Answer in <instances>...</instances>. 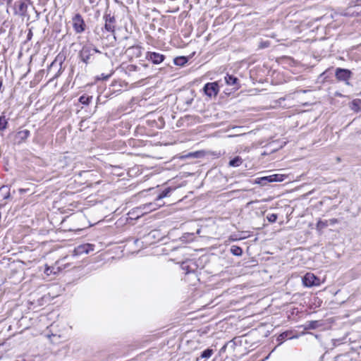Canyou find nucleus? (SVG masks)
I'll return each instance as SVG.
<instances>
[{
    "label": "nucleus",
    "instance_id": "obj_1",
    "mask_svg": "<svg viewBox=\"0 0 361 361\" xmlns=\"http://www.w3.org/2000/svg\"><path fill=\"white\" fill-rule=\"evenodd\" d=\"M103 19L104 20L103 30L111 33L114 35V39H116V37L114 35L116 26V20L115 16L106 12L103 16Z\"/></svg>",
    "mask_w": 361,
    "mask_h": 361
},
{
    "label": "nucleus",
    "instance_id": "obj_2",
    "mask_svg": "<svg viewBox=\"0 0 361 361\" xmlns=\"http://www.w3.org/2000/svg\"><path fill=\"white\" fill-rule=\"evenodd\" d=\"M164 204V202H159V201H157L156 199L154 202L142 204L140 207H137L136 209L138 212H140L142 214H144L154 211L162 207Z\"/></svg>",
    "mask_w": 361,
    "mask_h": 361
},
{
    "label": "nucleus",
    "instance_id": "obj_3",
    "mask_svg": "<svg viewBox=\"0 0 361 361\" xmlns=\"http://www.w3.org/2000/svg\"><path fill=\"white\" fill-rule=\"evenodd\" d=\"M100 51L94 48H92L89 46H84L79 53L80 58L82 61L86 64L89 63L90 57L95 53H99Z\"/></svg>",
    "mask_w": 361,
    "mask_h": 361
},
{
    "label": "nucleus",
    "instance_id": "obj_4",
    "mask_svg": "<svg viewBox=\"0 0 361 361\" xmlns=\"http://www.w3.org/2000/svg\"><path fill=\"white\" fill-rule=\"evenodd\" d=\"M335 76L339 81H343L346 85H349L348 80L352 76V72L348 69L337 68L335 72Z\"/></svg>",
    "mask_w": 361,
    "mask_h": 361
},
{
    "label": "nucleus",
    "instance_id": "obj_5",
    "mask_svg": "<svg viewBox=\"0 0 361 361\" xmlns=\"http://www.w3.org/2000/svg\"><path fill=\"white\" fill-rule=\"evenodd\" d=\"M73 27L76 33H82L85 30V23L80 13H76L72 19Z\"/></svg>",
    "mask_w": 361,
    "mask_h": 361
},
{
    "label": "nucleus",
    "instance_id": "obj_6",
    "mask_svg": "<svg viewBox=\"0 0 361 361\" xmlns=\"http://www.w3.org/2000/svg\"><path fill=\"white\" fill-rule=\"evenodd\" d=\"M302 283L306 287H312L319 286L320 284V280L314 274L307 273L302 278Z\"/></svg>",
    "mask_w": 361,
    "mask_h": 361
},
{
    "label": "nucleus",
    "instance_id": "obj_7",
    "mask_svg": "<svg viewBox=\"0 0 361 361\" xmlns=\"http://www.w3.org/2000/svg\"><path fill=\"white\" fill-rule=\"evenodd\" d=\"M219 85L216 82H208L204 87V92L209 97H216L219 92Z\"/></svg>",
    "mask_w": 361,
    "mask_h": 361
},
{
    "label": "nucleus",
    "instance_id": "obj_8",
    "mask_svg": "<svg viewBox=\"0 0 361 361\" xmlns=\"http://www.w3.org/2000/svg\"><path fill=\"white\" fill-rule=\"evenodd\" d=\"M14 8L16 13L20 16H25L27 9V2L26 0H19L15 2Z\"/></svg>",
    "mask_w": 361,
    "mask_h": 361
},
{
    "label": "nucleus",
    "instance_id": "obj_9",
    "mask_svg": "<svg viewBox=\"0 0 361 361\" xmlns=\"http://www.w3.org/2000/svg\"><path fill=\"white\" fill-rule=\"evenodd\" d=\"M126 54L129 58L134 59L138 58L142 54V49L140 46H132L126 49Z\"/></svg>",
    "mask_w": 361,
    "mask_h": 361
},
{
    "label": "nucleus",
    "instance_id": "obj_10",
    "mask_svg": "<svg viewBox=\"0 0 361 361\" xmlns=\"http://www.w3.org/2000/svg\"><path fill=\"white\" fill-rule=\"evenodd\" d=\"M94 245L92 244H84L78 246L75 248L74 252L75 255L88 254L90 252L94 250Z\"/></svg>",
    "mask_w": 361,
    "mask_h": 361
},
{
    "label": "nucleus",
    "instance_id": "obj_11",
    "mask_svg": "<svg viewBox=\"0 0 361 361\" xmlns=\"http://www.w3.org/2000/svg\"><path fill=\"white\" fill-rule=\"evenodd\" d=\"M147 58L154 64L161 63L165 59V56L157 52H148Z\"/></svg>",
    "mask_w": 361,
    "mask_h": 361
},
{
    "label": "nucleus",
    "instance_id": "obj_12",
    "mask_svg": "<svg viewBox=\"0 0 361 361\" xmlns=\"http://www.w3.org/2000/svg\"><path fill=\"white\" fill-rule=\"evenodd\" d=\"M30 131L28 130H22L18 131L16 135V140L18 142H24L29 136Z\"/></svg>",
    "mask_w": 361,
    "mask_h": 361
},
{
    "label": "nucleus",
    "instance_id": "obj_13",
    "mask_svg": "<svg viewBox=\"0 0 361 361\" xmlns=\"http://www.w3.org/2000/svg\"><path fill=\"white\" fill-rule=\"evenodd\" d=\"M174 189L171 188V187H168L166 188H165L158 196L156 198L157 199V201H159V202H161V200L164 198V197H166L168 196H169V194L171 191H173Z\"/></svg>",
    "mask_w": 361,
    "mask_h": 361
},
{
    "label": "nucleus",
    "instance_id": "obj_14",
    "mask_svg": "<svg viewBox=\"0 0 361 361\" xmlns=\"http://www.w3.org/2000/svg\"><path fill=\"white\" fill-rule=\"evenodd\" d=\"M10 197V189L8 186L4 185L0 188V197L3 200L8 199Z\"/></svg>",
    "mask_w": 361,
    "mask_h": 361
},
{
    "label": "nucleus",
    "instance_id": "obj_15",
    "mask_svg": "<svg viewBox=\"0 0 361 361\" xmlns=\"http://www.w3.org/2000/svg\"><path fill=\"white\" fill-rule=\"evenodd\" d=\"M238 78L231 75H226L225 76V82L228 85H235L237 87L238 85Z\"/></svg>",
    "mask_w": 361,
    "mask_h": 361
},
{
    "label": "nucleus",
    "instance_id": "obj_16",
    "mask_svg": "<svg viewBox=\"0 0 361 361\" xmlns=\"http://www.w3.org/2000/svg\"><path fill=\"white\" fill-rule=\"evenodd\" d=\"M243 163V159L240 157H235L229 161V166L233 167L239 166Z\"/></svg>",
    "mask_w": 361,
    "mask_h": 361
},
{
    "label": "nucleus",
    "instance_id": "obj_17",
    "mask_svg": "<svg viewBox=\"0 0 361 361\" xmlns=\"http://www.w3.org/2000/svg\"><path fill=\"white\" fill-rule=\"evenodd\" d=\"M231 252L235 256H241L243 254V250L237 245H232L231 247Z\"/></svg>",
    "mask_w": 361,
    "mask_h": 361
},
{
    "label": "nucleus",
    "instance_id": "obj_18",
    "mask_svg": "<svg viewBox=\"0 0 361 361\" xmlns=\"http://www.w3.org/2000/svg\"><path fill=\"white\" fill-rule=\"evenodd\" d=\"M360 103H361V101L360 99H354L351 102V109L353 111L358 112L359 111H360Z\"/></svg>",
    "mask_w": 361,
    "mask_h": 361
},
{
    "label": "nucleus",
    "instance_id": "obj_19",
    "mask_svg": "<svg viewBox=\"0 0 361 361\" xmlns=\"http://www.w3.org/2000/svg\"><path fill=\"white\" fill-rule=\"evenodd\" d=\"M8 121L6 116L2 115L0 116V131L5 130L7 127Z\"/></svg>",
    "mask_w": 361,
    "mask_h": 361
},
{
    "label": "nucleus",
    "instance_id": "obj_20",
    "mask_svg": "<svg viewBox=\"0 0 361 361\" xmlns=\"http://www.w3.org/2000/svg\"><path fill=\"white\" fill-rule=\"evenodd\" d=\"M212 354H213V350L208 348L202 353L200 357L204 358V359H208L212 355Z\"/></svg>",
    "mask_w": 361,
    "mask_h": 361
},
{
    "label": "nucleus",
    "instance_id": "obj_21",
    "mask_svg": "<svg viewBox=\"0 0 361 361\" xmlns=\"http://www.w3.org/2000/svg\"><path fill=\"white\" fill-rule=\"evenodd\" d=\"M329 226V221H319L317 223V230H322L323 228L327 227Z\"/></svg>",
    "mask_w": 361,
    "mask_h": 361
},
{
    "label": "nucleus",
    "instance_id": "obj_22",
    "mask_svg": "<svg viewBox=\"0 0 361 361\" xmlns=\"http://www.w3.org/2000/svg\"><path fill=\"white\" fill-rule=\"evenodd\" d=\"M174 63L178 66H183L187 63V59L184 56L178 57L175 59Z\"/></svg>",
    "mask_w": 361,
    "mask_h": 361
},
{
    "label": "nucleus",
    "instance_id": "obj_23",
    "mask_svg": "<svg viewBox=\"0 0 361 361\" xmlns=\"http://www.w3.org/2000/svg\"><path fill=\"white\" fill-rule=\"evenodd\" d=\"M92 97H88L85 95H82L79 98V102L82 104H89L90 100L92 99Z\"/></svg>",
    "mask_w": 361,
    "mask_h": 361
},
{
    "label": "nucleus",
    "instance_id": "obj_24",
    "mask_svg": "<svg viewBox=\"0 0 361 361\" xmlns=\"http://www.w3.org/2000/svg\"><path fill=\"white\" fill-rule=\"evenodd\" d=\"M270 176L262 177L259 179L257 183L259 184H261L262 185L267 184V183H271L272 181L270 180Z\"/></svg>",
    "mask_w": 361,
    "mask_h": 361
},
{
    "label": "nucleus",
    "instance_id": "obj_25",
    "mask_svg": "<svg viewBox=\"0 0 361 361\" xmlns=\"http://www.w3.org/2000/svg\"><path fill=\"white\" fill-rule=\"evenodd\" d=\"M270 180L272 182H280L283 180V178H281V175L279 174H274L270 176Z\"/></svg>",
    "mask_w": 361,
    "mask_h": 361
},
{
    "label": "nucleus",
    "instance_id": "obj_26",
    "mask_svg": "<svg viewBox=\"0 0 361 361\" xmlns=\"http://www.w3.org/2000/svg\"><path fill=\"white\" fill-rule=\"evenodd\" d=\"M267 220L271 223H274L277 219V215L276 214H269L267 216Z\"/></svg>",
    "mask_w": 361,
    "mask_h": 361
},
{
    "label": "nucleus",
    "instance_id": "obj_27",
    "mask_svg": "<svg viewBox=\"0 0 361 361\" xmlns=\"http://www.w3.org/2000/svg\"><path fill=\"white\" fill-rule=\"evenodd\" d=\"M287 338H290V337H288V332H284L279 336L278 341L282 342L283 340L287 339Z\"/></svg>",
    "mask_w": 361,
    "mask_h": 361
},
{
    "label": "nucleus",
    "instance_id": "obj_28",
    "mask_svg": "<svg viewBox=\"0 0 361 361\" xmlns=\"http://www.w3.org/2000/svg\"><path fill=\"white\" fill-rule=\"evenodd\" d=\"M316 324H317V322H310L309 324H307V329H313L316 328V326H317Z\"/></svg>",
    "mask_w": 361,
    "mask_h": 361
},
{
    "label": "nucleus",
    "instance_id": "obj_29",
    "mask_svg": "<svg viewBox=\"0 0 361 361\" xmlns=\"http://www.w3.org/2000/svg\"><path fill=\"white\" fill-rule=\"evenodd\" d=\"M326 221H329V225L333 226V225L338 223V220L337 219H331L326 220Z\"/></svg>",
    "mask_w": 361,
    "mask_h": 361
},
{
    "label": "nucleus",
    "instance_id": "obj_30",
    "mask_svg": "<svg viewBox=\"0 0 361 361\" xmlns=\"http://www.w3.org/2000/svg\"><path fill=\"white\" fill-rule=\"evenodd\" d=\"M137 68V67L135 65H129L127 67V69L128 71H136Z\"/></svg>",
    "mask_w": 361,
    "mask_h": 361
},
{
    "label": "nucleus",
    "instance_id": "obj_31",
    "mask_svg": "<svg viewBox=\"0 0 361 361\" xmlns=\"http://www.w3.org/2000/svg\"><path fill=\"white\" fill-rule=\"evenodd\" d=\"M87 1H88L90 4H97V0H87Z\"/></svg>",
    "mask_w": 361,
    "mask_h": 361
},
{
    "label": "nucleus",
    "instance_id": "obj_32",
    "mask_svg": "<svg viewBox=\"0 0 361 361\" xmlns=\"http://www.w3.org/2000/svg\"><path fill=\"white\" fill-rule=\"evenodd\" d=\"M19 191H20V193H23V192H25V189H20Z\"/></svg>",
    "mask_w": 361,
    "mask_h": 361
}]
</instances>
